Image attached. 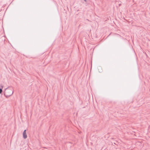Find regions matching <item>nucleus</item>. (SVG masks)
Here are the masks:
<instances>
[{"mask_svg":"<svg viewBox=\"0 0 150 150\" xmlns=\"http://www.w3.org/2000/svg\"><path fill=\"white\" fill-rule=\"evenodd\" d=\"M13 92V90L12 87H11L9 88H6L5 91L4 92V94L6 98H7L12 95Z\"/></svg>","mask_w":150,"mask_h":150,"instance_id":"1","label":"nucleus"},{"mask_svg":"<svg viewBox=\"0 0 150 150\" xmlns=\"http://www.w3.org/2000/svg\"><path fill=\"white\" fill-rule=\"evenodd\" d=\"M26 129L24 131L23 134V138L24 139H25L27 138V135L26 134Z\"/></svg>","mask_w":150,"mask_h":150,"instance_id":"2","label":"nucleus"},{"mask_svg":"<svg viewBox=\"0 0 150 150\" xmlns=\"http://www.w3.org/2000/svg\"><path fill=\"white\" fill-rule=\"evenodd\" d=\"M2 92V88H0V93H1Z\"/></svg>","mask_w":150,"mask_h":150,"instance_id":"3","label":"nucleus"},{"mask_svg":"<svg viewBox=\"0 0 150 150\" xmlns=\"http://www.w3.org/2000/svg\"><path fill=\"white\" fill-rule=\"evenodd\" d=\"M83 1L86 2L87 3V0H83Z\"/></svg>","mask_w":150,"mask_h":150,"instance_id":"4","label":"nucleus"},{"mask_svg":"<svg viewBox=\"0 0 150 150\" xmlns=\"http://www.w3.org/2000/svg\"><path fill=\"white\" fill-rule=\"evenodd\" d=\"M101 67H99V68H98V69H101Z\"/></svg>","mask_w":150,"mask_h":150,"instance_id":"5","label":"nucleus"},{"mask_svg":"<svg viewBox=\"0 0 150 150\" xmlns=\"http://www.w3.org/2000/svg\"><path fill=\"white\" fill-rule=\"evenodd\" d=\"M101 71H99L100 72H101Z\"/></svg>","mask_w":150,"mask_h":150,"instance_id":"6","label":"nucleus"}]
</instances>
